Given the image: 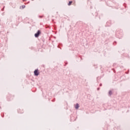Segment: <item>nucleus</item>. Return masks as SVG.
Returning <instances> with one entry per match:
<instances>
[{
	"label": "nucleus",
	"mask_w": 130,
	"mask_h": 130,
	"mask_svg": "<svg viewBox=\"0 0 130 130\" xmlns=\"http://www.w3.org/2000/svg\"><path fill=\"white\" fill-rule=\"evenodd\" d=\"M116 37H117V38H119V39H121L122 37V32L119 31H117L116 32Z\"/></svg>",
	"instance_id": "obj_1"
},
{
	"label": "nucleus",
	"mask_w": 130,
	"mask_h": 130,
	"mask_svg": "<svg viewBox=\"0 0 130 130\" xmlns=\"http://www.w3.org/2000/svg\"><path fill=\"white\" fill-rule=\"evenodd\" d=\"M40 34H41V30H38L35 34V37L36 38H38V37H39V36H40Z\"/></svg>",
	"instance_id": "obj_2"
},
{
	"label": "nucleus",
	"mask_w": 130,
	"mask_h": 130,
	"mask_svg": "<svg viewBox=\"0 0 130 130\" xmlns=\"http://www.w3.org/2000/svg\"><path fill=\"white\" fill-rule=\"evenodd\" d=\"M34 76H36V77H38L39 76V70H38V69H36L34 72Z\"/></svg>",
	"instance_id": "obj_3"
},
{
	"label": "nucleus",
	"mask_w": 130,
	"mask_h": 130,
	"mask_svg": "<svg viewBox=\"0 0 130 130\" xmlns=\"http://www.w3.org/2000/svg\"><path fill=\"white\" fill-rule=\"evenodd\" d=\"M110 26H111V21L109 20L107 22L105 27H110Z\"/></svg>",
	"instance_id": "obj_4"
},
{
	"label": "nucleus",
	"mask_w": 130,
	"mask_h": 130,
	"mask_svg": "<svg viewBox=\"0 0 130 130\" xmlns=\"http://www.w3.org/2000/svg\"><path fill=\"white\" fill-rule=\"evenodd\" d=\"M79 107H80V105H79V104L77 103L75 105V108L76 109H79Z\"/></svg>",
	"instance_id": "obj_5"
},
{
	"label": "nucleus",
	"mask_w": 130,
	"mask_h": 130,
	"mask_svg": "<svg viewBox=\"0 0 130 130\" xmlns=\"http://www.w3.org/2000/svg\"><path fill=\"white\" fill-rule=\"evenodd\" d=\"M112 95V90H110L109 91V96H111Z\"/></svg>",
	"instance_id": "obj_6"
},
{
	"label": "nucleus",
	"mask_w": 130,
	"mask_h": 130,
	"mask_svg": "<svg viewBox=\"0 0 130 130\" xmlns=\"http://www.w3.org/2000/svg\"><path fill=\"white\" fill-rule=\"evenodd\" d=\"M72 4H73V1H69L68 5L69 6H71V5H72Z\"/></svg>",
	"instance_id": "obj_7"
},
{
	"label": "nucleus",
	"mask_w": 130,
	"mask_h": 130,
	"mask_svg": "<svg viewBox=\"0 0 130 130\" xmlns=\"http://www.w3.org/2000/svg\"><path fill=\"white\" fill-rule=\"evenodd\" d=\"M21 8H22V9H25L26 8V6L22 5V6H20V9H21Z\"/></svg>",
	"instance_id": "obj_8"
},
{
	"label": "nucleus",
	"mask_w": 130,
	"mask_h": 130,
	"mask_svg": "<svg viewBox=\"0 0 130 130\" xmlns=\"http://www.w3.org/2000/svg\"><path fill=\"white\" fill-rule=\"evenodd\" d=\"M117 43L116 42V41H114V43H113V45H116Z\"/></svg>",
	"instance_id": "obj_9"
},
{
	"label": "nucleus",
	"mask_w": 130,
	"mask_h": 130,
	"mask_svg": "<svg viewBox=\"0 0 130 130\" xmlns=\"http://www.w3.org/2000/svg\"><path fill=\"white\" fill-rule=\"evenodd\" d=\"M39 18H40V19H41L42 18H43V16H39Z\"/></svg>",
	"instance_id": "obj_10"
},
{
	"label": "nucleus",
	"mask_w": 130,
	"mask_h": 130,
	"mask_svg": "<svg viewBox=\"0 0 130 130\" xmlns=\"http://www.w3.org/2000/svg\"><path fill=\"white\" fill-rule=\"evenodd\" d=\"M97 90H98V91H99V90H100V87H98V88H97Z\"/></svg>",
	"instance_id": "obj_11"
},
{
	"label": "nucleus",
	"mask_w": 130,
	"mask_h": 130,
	"mask_svg": "<svg viewBox=\"0 0 130 130\" xmlns=\"http://www.w3.org/2000/svg\"><path fill=\"white\" fill-rule=\"evenodd\" d=\"M102 86V83L100 84V87Z\"/></svg>",
	"instance_id": "obj_12"
},
{
	"label": "nucleus",
	"mask_w": 130,
	"mask_h": 130,
	"mask_svg": "<svg viewBox=\"0 0 130 130\" xmlns=\"http://www.w3.org/2000/svg\"><path fill=\"white\" fill-rule=\"evenodd\" d=\"M95 69H97V66H95Z\"/></svg>",
	"instance_id": "obj_13"
},
{
	"label": "nucleus",
	"mask_w": 130,
	"mask_h": 130,
	"mask_svg": "<svg viewBox=\"0 0 130 130\" xmlns=\"http://www.w3.org/2000/svg\"><path fill=\"white\" fill-rule=\"evenodd\" d=\"M2 58V55H0V59Z\"/></svg>",
	"instance_id": "obj_14"
},
{
	"label": "nucleus",
	"mask_w": 130,
	"mask_h": 130,
	"mask_svg": "<svg viewBox=\"0 0 130 130\" xmlns=\"http://www.w3.org/2000/svg\"><path fill=\"white\" fill-rule=\"evenodd\" d=\"M55 101V100H53L52 102H54Z\"/></svg>",
	"instance_id": "obj_15"
},
{
	"label": "nucleus",
	"mask_w": 130,
	"mask_h": 130,
	"mask_svg": "<svg viewBox=\"0 0 130 130\" xmlns=\"http://www.w3.org/2000/svg\"><path fill=\"white\" fill-rule=\"evenodd\" d=\"M2 11H4V8L2 9Z\"/></svg>",
	"instance_id": "obj_16"
},
{
	"label": "nucleus",
	"mask_w": 130,
	"mask_h": 130,
	"mask_svg": "<svg viewBox=\"0 0 130 130\" xmlns=\"http://www.w3.org/2000/svg\"><path fill=\"white\" fill-rule=\"evenodd\" d=\"M2 117H4V115H2Z\"/></svg>",
	"instance_id": "obj_17"
},
{
	"label": "nucleus",
	"mask_w": 130,
	"mask_h": 130,
	"mask_svg": "<svg viewBox=\"0 0 130 130\" xmlns=\"http://www.w3.org/2000/svg\"><path fill=\"white\" fill-rule=\"evenodd\" d=\"M81 59H82V57H80Z\"/></svg>",
	"instance_id": "obj_18"
},
{
	"label": "nucleus",
	"mask_w": 130,
	"mask_h": 130,
	"mask_svg": "<svg viewBox=\"0 0 130 130\" xmlns=\"http://www.w3.org/2000/svg\"><path fill=\"white\" fill-rule=\"evenodd\" d=\"M115 64L114 63V64H113V66H114Z\"/></svg>",
	"instance_id": "obj_19"
},
{
	"label": "nucleus",
	"mask_w": 130,
	"mask_h": 130,
	"mask_svg": "<svg viewBox=\"0 0 130 130\" xmlns=\"http://www.w3.org/2000/svg\"><path fill=\"white\" fill-rule=\"evenodd\" d=\"M126 74H127V73H126Z\"/></svg>",
	"instance_id": "obj_20"
}]
</instances>
